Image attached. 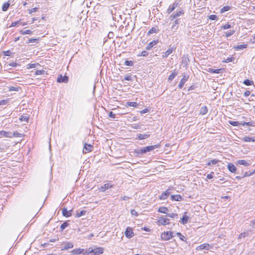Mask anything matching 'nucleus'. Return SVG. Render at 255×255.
I'll return each mask as SVG.
<instances>
[{
  "label": "nucleus",
  "instance_id": "nucleus-62",
  "mask_svg": "<svg viewBox=\"0 0 255 255\" xmlns=\"http://www.w3.org/2000/svg\"><path fill=\"white\" fill-rule=\"evenodd\" d=\"M149 110L147 108H145L144 109H143L142 110H141L140 113L141 114H145L147 112H148Z\"/></svg>",
  "mask_w": 255,
  "mask_h": 255
},
{
  "label": "nucleus",
  "instance_id": "nucleus-40",
  "mask_svg": "<svg viewBox=\"0 0 255 255\" xmlns=\"http://www.w3.org/2000/svg\"><path fill=\"white\" fill-rule=\"evenodd\" d=\"M127 105L130 107H137L138 105L136 102H128L127 104Z\"/></svg>",
  "mask_w": 255,
  "mask_h": 255
},
{
  "label": "nucleus",
  "instance_id": "nucleus-39",
  "mask_svg": "<svg viewBox=\"0 0 255 255\" xmlns=\"http://www.w3.org/2000/svg\"><path fill=\"white\" fill-rule=\"evenodd\" d=\"M29 117L27 116V115H22L21 116L20 118V120L21 121H24V122H27L29 120Z\"/></svg>",
  "mask_w": 255,
  "mask_h": 255
},
{
  "label": "nucleus",
  "instance_id": "nucleus-10",
  "mask_svg": "<svg viewBox=\"0 0 255 255\" xmlns=\"http://www.w3.org/2000/svg\"><path fill=\"white\" fill-rule=\"evenodd\" d=\"M73 211L72 210H70L69 211H68L67 208H63L62 209V215L63 216L66 217H69L72 216V212Z\"/></svg>",
  "mask_w": 255,
  "mask_h": 255
},
{
  "label": "nucleus",
  "instance_id": "nucleus-30",
  "mask_svg": "<svg viewBox=\"0 0 255 255\" xmlns=\"http://www.w3.org/2000/svg\"><path fill=\"white\" fill-rule=\"evenodd\" d=\"M168 211V208L165 207H159L158 210V212H159L160 213H162L166 214H167Z\"/></svg>",
  "mask_w": 255,
  "mask_h": 255
},
{
  "label": "nucleus",
  "instance_id": "nucleus-34",
  "mask_svg": "<svg viewBox=\"0 0 255 255\" xmlns=\"http://www.w3.org/2000/svg\"><path fill=\"white\" fill-rule=\"evenodd\" d=\"M189 217L186 215H183L181 219V221L182 224L185 225L187 223Z\"/></svg>",
  "mask_w": 255,
  "mask_h": 255
},
{
  "label": "nucleus",
  "instance_id": "nucleus-26",
  "mask_svg": "<svg viewBox=\"0 0 255 255\" xmlns=\"http://www.w3.org/2000/svg\"><path fill=\"white\" fill-rule=\"evenodd\" d=\"M134 153L137 156H141V155H143V152L142 148H141L140 149H134Z\"/></svg>",
  "mask_w": 255,
  "mask_h": 255
},
{
  "label": "nucleus",
  "instance_id": "nucleus-1",
  "mask_svg": "<svg viewBox=\"0 0 255 255\" xmlns=\"http://www.w3.org/2000/svg\"><path fill=\"white\" fill-rule=\"evenodd\" d=\"M167 12L168 14L172 12L170 16H180L184 13L182 4L177 1L169 5Z\"/></svg>",
  "mask_w": 255,
  "mask_h": 255
},
{
  "label": "nucleus",
  "instance_id": "nucleus-18",
  "mask_svg": "<svg viewBox=\"0 0 255 255\" xmlns=\"http://www.w3.org/2000/svg\"><path fill=\"white\" fill-rule=\"evenodd\" d=\"M84 251V249H76L72 250L71 252L72 255H80L82 254Z\"/></svg>",
  "mask_w": 255,
  "mask_h": 255
},
{
  "label": "nucleus",
  "instance_id": "nucleus-31",
  "mask_svg": "<svg viewBox=\"0 0 255 255\" xmlns=\"http://www.w3.org/2000/svg\"><path fill=\"white\" fill-rule=\"evenodd\" d=\"M220 161L217 159H213L212 160H210L207 163L208 166H210L211 165H215L218 163Z\"/></svg>",
  "mask_w": 255,
  "mask_h": 255
},
{
  "label": "nucleus",
  "instance_id": "nucleus-45",
  "mask_svg": "<svg viewBox=\"0 0 255 255\" xmlns=\"http://www.w3.org/2000/svg\"><path fill=\"white\" fill-rule=\"evenodd\" d=\"M20 23V21H17L16 22H12L11 25L9 26V27H13V26H15L18 23ZM20 24H22V25H25L26 24V23H23V22H20Z\"/></svg>",
  "mask_w": 255,
  "mask_h": 255
},
{
  "label": "nucleus",
  "instance_id": "nucleus-15",
  "mask_svg": "<svg viewBox=\"0 0 255 255\" xmlns=\"http://www.w3.org/2000/svg\"><path fill=\"white\" fill-rule=\"evenodd\" d=\"M104 249L103 248L99 247L94 249L93 254L94 255H100L104 252Z\"/></svg>",
  "mask_w": 255,
  "mask_h": 255
},
{
  "label": "nucleus",
  "instance_id": "nucleus-21",
  "mask_svg": "<svg viewBox=\"0 0 255 255\" xmlns=\"http://www.w3.org/2000/svg\"><path fill=\"white\" fill-rule=\"evenodd\" d=\"M210 247V245L208 244H202L198 247H197V249L198 250H209Z\"/></svg>",
  "mask_w": 255,
  "mask_h": 255
},
{
  "label": "nucleus",
  "instance_id": "nucleus-25",
  "mask_svg": "<svg viewBox=\"0 0 255 255\" xmlns=\"http://www.w3.org/2000/svg\"><path fill=\"white\" fill-rule=\"evenodd\" d=\"M223 69H213L210 68L209 72H211V73L220 74L223 72Z\"/></svg>",
  "mask_w": 255,
  "mask_h": 255
},
{
  "label": "nucleus",
  "instance_id": "nucleus-19",
  "mask_svg": "<svg viewBox=\"0 0 255 255\" xmlns=\"http://www.w3.org/2000/svg\"><path fill=\"white\" fill-rule=\"evenodd\" d=\"M113 187V185H110V184L109 183H106V184H105L103 186H101L100 188H99V190L100 191H102V192H104L107 189H108L109 188H111Z\"/></svg>",
  "mask_w": 255,
  "mask_h": 255
},
{
  "label": "nucleus",
  "instance_id": "nucleus-32",
  "mask_svg": "<svg viewBox=\"0 0 255 255\" xmlns=\"http://www.w3.org/2000/svg\"><path fill=\"white\" fill-rule=\"evenodd\" d=\"M86 210H82L80 212L77 211L75 217L76 218H79L81 216H85L86 215Z\"/></svg>",
  "mask_w": 255,
  "mask_h": 255
},
{
  "label": "nucleus",
  "instance_id": "nucleus-13",
  "mask_svg": "<svg viewBox=\"0 0 255 255\" xmlns=\"http://www.w3.org/2000/svg\"><path fill=\"white\" fill-rule=\"evenodd\" d=\"M12 0H9L7 2H5L2 6V10L5 11L7 10L10 5H12Z\"/></svg>",
  "mask_w": 255,
  "mask_h": 255
},
{
  "label": "nucleus",
  "instance_id": "nucleus-49",
  "mask_svg": "<svg viewBox=\"0 0 255 255\" xmlns=\"http://www.w3.org/2000/svg\"><path fill=\"white\" fill-rule=\"evenodd\" d=\"M231 27V25L229 23H226L224 25L222 26V28L224 29H227L230 28Z\"/></svg>",
  "mask_w": 255,
  "mask_h": 255
},
{
  "label": "nucleus",
  "instance_id": "nucleus-27",
  "mask_svg": "<svg viewBox=\"0 0 255 255\" xmlns=\"http://www.w3.org/2000/svg\"><path fill=\"white\" fill-rule=\"evenodd\" d=\"M232 8V7H231V6H227V5L225 6L220 9V13H224L226 12V11L230 10Z\"/></svg>",
  "mask_w": 255,
  "mask_h": 255
},
{
  "label": "nucleus",
  "instance_id": "nucleus-33",
  "mask_svg": "<svg viewBox=\"0 0 255 255\" xmlns=\"http://www.w3.org/2000/svg\"><path fill=\"white\" fill-rule=\"evenodd\" d=\"M237 162L238 164L243 165L246 166H248L250 165V164L245 160H238Z\"/></svg>",
  "mask_w": 255,
  "mask_h": 255
},
{
  "label": "nucleus",
  "instance_id": "nucleus-44",
  "mask_svg": "<svg viewBox=\"0 0 255 255\" xmlns=\"http://www.w3.org/2000/svg\"><path fill=\"white\" fill-rule=\"evenodd\" d=\"M11 134H12L11 137H21L22 136V134L19 133L17 131L11 132Z\"/></svg>",
  "mask_w": 255,
  "mask_h": 255
},
{
  "label": "nucleus",
  "instance_id": "nucleus-54",
  "mask_svg": "<svg viewBox=\"0 0 255 255\" xmlns=\"http://www.w3.org/2000/svg\"><path fill=\"white\" fill-rule=\"evenodd\" d=\"M130 213L132 215H134L135 216H138V214L137 213V212L134 209H132L130 211Z\"/></svg>",
  "mask_w": 255,
  "mask_h": 255
},
{
  "label": "nucleus",
  "instance_id": "nucleus-52",
  "mask_svg": "<svg viewBox=\"0 0 255 255\" xmlns=\"http://www.w3.org/2000/svg\"><path fill=\"white\" fill-rule=\"evenodd\" d=\"M234 33V31L232 30H230L229 31H227L226 33V36L227 37H230L231 36V35H232L233 34V33Z\"/></svg>",
  "mask_w": 255,
  "mask_h": 255
},
{
  "label": "nucleus",
  "instance_id": "nucleus-58",
  "mask_svg": "<svg viewBox=\"0 0 255 255\" xmlns=\"http://www.w3.org/2000/svg\"><path fill=\"white\" fill-rule=\"evenodd\" d=\"M109 117L111 118H116V114H114L113 112H110L109 113Z\"/></svg>",
  "mask_w": 255,
  "mask_h": 255
},
{
  "label": "nucleus",
  "instance_id": "nucleus-50",
  "mask_svg": "<svg viewBox=\"0 0 255 255\" xmlns=\"http://www.w3.org/2000/svg\"><path fill=\"white\" fill-rule=\"evenodd\" d=\"M4 56H10L12 53L10 50H7L3 52Z\"/></svg>",
  "mask_w": 255,
  "mask_h": 255
},
{
  "label": "nucleus",
  "instance_id": "nucleus-59",
  "mask_svg": "<svg viewBox=\"0 0 255 255\" xmlns=\"http://www.w3.org/2000/svg\"><path fill=\"white\" fill-rule=\"evenodd\" d=\"M38 9L37 7H34L29 10V13L31 14L32 12L36 11Z\"/></svg>",
  "mask_w": 255,
  "mask_h": 255
},
{
  "label": "nucleus",
  "instance_id": "nucleus-23",
  "mask_svg": "<svg viewBox=\"0 0 255 255\" xmlns=\"http://www.w3.org/2000/svg\"><path fill=\"white\" fill-rule=\"evenodd\" d=\"M242 140L245 142H255V137L245 136Z\"/></svg>",
  "mask_w": 255,
  "mask_h": 255
},
{
  "label": "nucleus",
  "instance_id": "nucleus-3",
  "mask_svg": "<svg viewBox=\"0 0 255 255\" xmlns=\"http://www.w3.org/2000/svg\"><path fill=\"white\" fill-rule=\"evenodd\" d=\"M173 237V232L171 231L164 232L161 235V238L163 241H168Z\"/></svg>",
  "mask_w": 255,
  "mask_h": 255
},
{
  "label": "nucleus",
  "instance_id": "nucleus-38",
  "mask_svg": "<svg viewBox=\"0 0 255 255\" xmlns=\"http://www.w3.org/2000/svg\"><path fill=\"white\" fill-rule=\"evenodd\" d=\"M208 112V109L206 106H203L200 110V114L202 115H205Z\"/></svg>",
  "mask_w": 255,
  "mask_h": 255
},
{
  "label": "nucleus",
  "instance_id": "nucleus-29",
  "mask_svg": "<svg viewBox=\"0 0 255 255\" xmlns=\"http://www.w3.org/2000/svg\"><path fill=\"white\" fill-rule=\"evenodd\" d=\"M158 31L159 30L156 27H153L148 31L147 35H150V34L154 33H157Z\"/></svg>",
  "mask_w": 255,
  "mask_h": 255
},
{
  "label": "nucleus",
  "instance_id": "nucleus-22",
  "mask_svg": "<svg viewBox=\"0 0 255 255\" xmlns=\"http://www.w3.org/2000/svg\"><path fill=\"white\" fill-rule=\"evenodd\" d=\"M74 247L73 244L72 243L67 242L64 244V246L62 250H68L69 249H71Z\"/></svg>",
  "mask_w": 255,
  "mask_h": 255
},
{
  "label": "nucleus",
  "instance_id": "nucleus-53",
  "mask_svg": "<svg viewBox=\"0 0 255 255\" xmlns=\"http://www.w3.org/2000/svg\"><path fill=\"white\" fill-rule=\"evenodd\" d=\"M214 172H211L210 173L208 174L207 175V179H211L213 178L214 177Z\"/></svg>",
  "mask_w": 255,
  "mask_h": 255
},
{
  "label": "nucleus",
  "instance_id": "nucleus-57",
  "mask_svg": "<svg viewBox=\"0 0 255 255\" xmlns=\"http://www.w3.org/2000/svg\"><path fill=\"white\" fill-rule=\"evenodd\" d=\"M124 80H127V81H131L132 77L131 75H126L125 77Z\"/></svg>",
  "mask_w": 255,
  "mask_h": 255
},
{
  "label": "nucleus",
  "instance_id": "nucleus-41",
  "mask_svg": "<svg viewBox=\"0 0 255 255\" xmlns=\"http://www.w3.org/2000/svg\"><path fill=\"white\" fill-rule=\"evenodd\" d=\"M249 235V233L247 232H244L242 233H241L238 237V239H241L243 238H245L246 237H247Z\"/></svg>",
  "mask_w": 255,
  "mask_h": 255
},
{
  "label": "nucleus",
  "instance_id": "nucleus-8",
  "mask_svg": "<svg viewBox=\"0 0 255 255\" xmlns=\"http://www.w3.org/2000/svg\"><path fill=\"white\" fill-rule=\"evenodd\" d=\"M125 236L128 238H131L134 236V233L130 227H128L125 231Z\"/></svg>",
  "mask_w": 255,
  "mask_h": 255
},
{
  "label": "nucleus",
  "instance_id": "nucleus-6",
  "mask_svg": "<svg viewBox=\"0 0 255 255\" xmlns=\"http://www.w3.org/2000/svg\"><path fill=\"white\" fill-rule=\"evenodd\" d=\"M189 78L188 76H186L185 73L182 74V78L181 79L179 84L178 85V87L180 89H182L185 84V83L187 81Z\"/></svg>",
  "mask_w": 255,
  "mask_h": 255
},
{
  "label": "nucleus",
  "instance_id": "nucleus-36",
  "mask_svg": "<svg viewBox=\"0 0 255 255\" xmlns=\"http://www.w3.org/2000/svg\"><path fill=\"white\" fill-rule=\"evenodd\" d=\"M131 128H134V129H139L141 130H145V128H141V126L138 124H134L131 125Z\"/></svg>",
  "mask_w": 255,
  "mask_h": 255
},
{
  "label": "nucleus",
  "instance_id": "nucleus-9",
  "mask_svg": "<svg viewBox=\"0 0 255 255\" xmlns=\"http://www.w3.org/2000/svg\"><path fill=\"white\" fill-rule=\"evenodd\" d=\"M175 49V47L170 46L169 48L164 53V54L162 55V58H164L167 57Z\"/></svg>",
  "mask_w": 255,
  "mask_h": 255
},
{
  "label": "nucleus",
  "instance_id": "nucleus-12",
  "mask_svg": "<svg viewBox=\"0 0 255 255\" xmlns=\"http://www.w3.org/2000/svg\"><path fill=\"white\" fill-rule=\"evenodd\" d=\"M11 132L5 131L4 130L0 131V137H6L11 138Z\"/></svg>",
  "mask_w": 255,
  "mask_h": 255
},
{
  "label": "nucleus",
  "instance_id": "nucleus-5",
  "mask_svg": "<svg viewBox=\"0 0 255 255\" xmlns=\"http://www.w3.org/2000/svg\"><path fill=\"white\" fill-rule=\"evenodd\" d=\"M68 81L69 78L66 75L63 76L62 75H59L57 79V82L58 83H67L68 82Z\"/></svg>",
  "mask_w": 255,
  "mask_h": 255
},
{
  "label": "nucleus",
  "instance_id": "nucleus-37",
  "mask_svg": "<svg viewBox=\"0 0 255 255\" xmlns=\"http://www.w3.org/2000/svg\"><path fill=\"white\" fill-rule=\"evenodd\" d=\"M243 83L247 86H251L254 84L253 81L249 79H246L244 81Z\"/></svg>",
  "mask_w": 255,
  "mask_h": 255
},
{
  "label": "nucleus",
  "instance_id": "nucleus-51",
  "mask_svg": "<svg viewBox=\"0 0 255 255\" xmlns=\"http://www.w3.org/2000/svg\"><path fill=\"white\" fill-rule=\"evenodd\" d=\"M148 53L146 51H143L141 52L140 54H138L137 56L145 57V56H147L148 55Z\"/></svg>",
  "mask_w": 255,
  "mask_h": 255
},
{
  "label": "nucleus",
  "instance_id": "nucleus-24",
  "mask_svg": "<svg viewBox=\"0 0 255 255\" xmlns=\"http://www.w3.org/2000/svg\"><path fill=\"white\" fill-rule=\"evenodd\" d=\"M177 74L178 73L175 70L172 71L171 74L168 77V81H171L172 80H173V79L177 75Z\"/></svg>",
  "mask_w": 255,
  "mask_h": 255
},
{
  "label": "nucleus",
  "instance_id": "nucleus-16",
  "mask_svg": "<svg viewBox=\"0 0 255 255\" xmlns=\"http://www.w3.org/2000/svg\"><path fill=\"white\" fill-rule=\"evenodd\" d=\"M228 170L232 172L235 173L237 170L236 167L232 163H229L227 165Z\"/></svg>",
  "mask_w": 255,
  "mask_h": 255
},
{
  "label": "nucleus",
  "instance_id": "nucleus-42",
  "mask_svg": "<svg viewBox=\"0 0 255 255\" xmlns=\"http://www.w3.org/2000/svg\"><path fill=\"white\" fill-rule=\"evenodd\" d=\"M68 226H69V224L67 222L65 221L64 223H63L60 226V229H61V231H63V230H64Z\"/></svg>",
  "mask_w": 255,
  "mask_h": 255
},
{
  "label": "nucleus",
  "instance_id": "nucleus-61",
  "mask_svg": "<svg viewBox=\"0 0 255 255\" xmlns=\"http://www.w3.org/2000/svg\"><path fill=\"white\" fill-rule=\"evenodd\" d=\"M18 64L16 62H12L8 64V65L11 67H16Z\"/></svg>",
  "mask_w": 255,
  "mask_h": 255
},
{
  "label": "nucleus",
  "instance_id": "nucleus-4",
  "mask_svg": "<svg viewBox=\"0 0 255 255\" xmlns=\"http://www.w3.org/2000/svg\"><path fill=\"white\" fill-rule=\"evenodd\" d=\"M157 223L158 225H167L170 224L169 219L163 217H159Z\"/></svg>",
  "mask_w": 255,
  "mask_h": 255
},
{
  "label": "nucleus",
  "instance_id": "nucleus-43",
  "mask_svg": "<svg viewBox=\"0 0 255 255\" xmlns=\"http://www.w3.org/2000/svg\"><path fill=\"white\" fill-rule=\"evenodd\" d=\"M229 123L233 126H239L241 124L239 122L232 121H229Z\"/></svg>",
  "mask_w": 255,
  "mask_h": 255
},
{
  "label": "nucleus",
  "instance_id": "nucleus-28",
  "mask_svg": "<svg viewBox=\"0 0 255 255\" xmlns=\"http://www.w3.org/2000/svg\"><path fill=\"white\" fill-rule=\"evenodd\" d=\"M247 46L248 45L247 44H241V45L235 46L234 47V49L237 50H242L245 48H246L247 47Z\"/></svg>",
  "mask_w": 255,
  "mask_h": 255
},
{
  "label": "nucleus",
  "instance_id": "nucleus-56",
  "mask_svg": "<svg viewBox=\"0 0 255 255\" xmlns=\"http://www.w3.org/2000/svg\"><path fill=\"white\" fill-rule=\"evenodd\" d=\"M254 172L255 171H253V172H250V173H248V172H246L244 173V175L242 176V177L251 176V175H253L254 174Z\"/></svg>",
  "mask_w": 255,
  "mask_h": 255
},
{
  "label": "nucleus",
  "instance_id": "nucleus-60",
  "mask_svg": "<svg viewBox=\"0 0 255 255\" xmlns=\"http://www.w3.org/2000/svg\"><path fill=\"white\" fill-rule=\"evenodd\" d=\"M7 103V100H2L0 101V106L6 105Z\"/></svg>",
  "mask_w": 255,
  "mask_h": 255
},
{
  "label": "nucleus",
  "instance_id": "nucleus-2",
  "mask_svg": "<svg viewBox=\"0 0 255 255\" xmlns=\"http://www.w3.org/2000/svg\"><path fill=\"white\" fill-rule=\"evenodd\" d=\"M160 144L158 143L155 145H149L145 147H142V149L143 152V154L150 152L155 148H159L160 147Z\"/></svg>",
  "mask_w": 255,
  "mask_h": 255
},
{
  "label": "nucleus",
  "instance_id": "nucleus-11",
  "mask_svg": "<svg viewBox=\"0 0 255 255\" xmlns=\"http://www.w3.org/2000/svg\"><path fill=\"white\" fill-rule=\"evenodd\" d=\"M93 146L90 144L85 143L84 147L83 152L85 153L89 152L92 151Z\"/></svg>",
  "mask_w": 255,
  "mask_h": 255
},
{
  "label": "nucleus",
  "instance_id": "nucleus-48",
  "mask_svg": "<svg viewBox=\"0 0 255 255\" xmlns=\"http://www.w3.org/2000/svg\"><path fill=\"white\" fill-rule=\"evenodd\" d=\"M125 65L128 66H131L133 65V62L132 61L126 60L125 62Z\"/></svg>",
  "mask_w": 255,
  "mask_h": 255
},
{
  "label": "nucleus",
  "instance_id": "nucleus-47",
  "mask_svg": "<svg viewBox=\"0 0 255 255\" xmlns=\"http://www.w3.org/2000/svg\"><path fill=\"white\" fill-rule=\"evenodd\" d=\"M166 216L170 218H175L178 216L176 213H167Z\"/></svg>",
  "mask_w": 255,
  "mask_h": 255
},
{
  "label": "nucleus",
  "instance_id": "nucleus-46",
  "mask_svg": "<svg viewBox=\"0 0 255 255\" xmlns=\"http://www.w3.org/2000/svg\"><path fill=\"white\" fill-rule=\"evenodd\" d=\"M38 41H39L38 38H30V39H29L27 43H33V42L38 43Z\"/></svg>",
  "mask_w": 255,
  "mask_h": 255
},
{
  "label": "nucleus",
  "instance_id": "nucleus-63",
  "mask_svg": "<svg viewBox=\"0 0 255 255\" xmlns=\"http://www.w3.org/2000/svg\"><path fill=\"white\" fill-rule=\"evenodd\" d=\"M251 94V92L250 91H246V92H245L244 94V96L246 97H247L248 96H249V95Z\"/></svg>",
  "mask_w": 255,
  "mask_h": 255
},
{
  "label": "nucleus",
  "instance_id": "nucleus-7",
  "mask_svg": "<svg viewBox=\"0 0 255 255\" xmlns=\"http://www.w3.org/2000/svg\"><path fill=\"white\" fill-rule=\"evenodd\" d=\"M150 134L149 132L145 133H138L136 134V139L143 140L150 137Z\"/></svg>",
  "mask_w": 255,
  "mask_h": 255
},
{
  "label": "nucleus",
  "instance_id": "nucleus-55",
  "mask_svg": "<svg viewBox=\"0 0 255 255\" xmlns=\"http://www.w3.org/2000/svg\"><path fill=\"white\" fill-rule=\"evenodd\" d=\"M233 59H234V58L233 57H228L225 61H223V62H226V63H229V62L233 61Z\"/></svg>",
  "mask_w": 255,
  "mask_h": 255
},
{
  "label": "nucleus",
  "instance_id": "nucleus-35",
  "mask_svg": "<svg viewBox=\"0 0 255 255\" xmlns=\"http://www.w3.org/2000/svg\"><path fill=\"white\" fill-rule=\"evenodd\" d=\"M19 32L22 35H25V34H31L33 32L32 30L28 29V30H21L19 31Z\"/></svg>",
  "mask_w": 255,
  "mask_h": 255
},
{
  "label": "nucleus",
  "instance_id": "nucleus-64",
  "mask_svg": "<svg viewBox=\"0 0 255 255\" xmlns=\"http://www.w3.org/2000/svg\"><path fill=\"white\" fill-rule=\"evenodd\" d=\"M114 34L113 32H109L108 35V36L109 38H112L113 37Z\"/></svg>",
  "mask_w": 255,
  "mask_h": 255
},
{
  "label": "nucleus",
  "instance_id": "nucleus-20",
  "mask_svg": "<svg viewBox=\"0 0 255 255\" xmlns=\"http://www.w3.org/2000/svg\"><path fill=\"white\" fill-rule=\"evenodd\" d=\"M158 42L157 40H153L149 43L146 46L145 49L147 50H150L153 46L156 45Z\"/></svg>",
  "mask_w": 255,
  "mask_h": 255
},
{
  "label": "nucleus",
  "instance_id": "nucleus-14",
  "mask_svg": "<svg viewBox=\"0 0 255 255\" xmlns=\"http://www.w3.org/2000/svg\"><path fill=\"white\" fill-rule=\"evenodd\" d=\"M183 198L180 195H172L171 196V200L172 201H181Z\"/></svg>",
  "mask_w": 255,
  "mask_h": 255
},
{
  "label": "nucleus",
  "instance_id": "nucleus-17",
  "mask_svg": "<svg viewBox=\"0 0 255 255\" xmlns=\"http://www.w3.org/2000/svg\"><path fill=\"white\" fill-rule=\"evenodd\" d=\"M170 194V192L169 190H167L164 192H163L159 197L160 199L161 200H165L167 198Z\"/></svg>",
  "mask_w": 255,
  "mask_h": 255
}]
</instances>
